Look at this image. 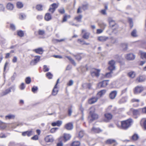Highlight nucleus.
<instances>
[{"instance_id": "nucleus-1", "label": "nucleus", "mask_w": 146, "mask_h": 146, "mask_svg": "<svg viewBox=\"0 0 146 146\" xmlns=\"http://www.w3.org/2000/svg\"><path fill=\"white\" fill-rule=\"evenodd\" d=\"M90 109V110L89 112L88 119L89 123H91L98 119L99 118V115L95 113L96 108L92 106Z\"/></svg>"}, {"instance_id": "nucleus-2", "label": "nucleus", "mask_w": 146, "mask_h": 146, "mask_svg": "<svg viewBox=\"0 0 146 146\" xmlns=\"http://www.w3.org/2000/svg\"><path fill=\"white\" fill-rule=\"evenodd\" d=\"M133 122V119L131 118L121 121V129L127 130L131 125Z\"/></svg>"}, {"instance_id": "nucleus-3", "label": "nucleus", "mask_w": 146, "mask_h": 146, "mask_svg": "<svg viewBox=\"0 0 146 146\" xmlns=\"http://www.w3.org/2000/svg\"><path fill=\"white\" fill-rule=\"evenodd\" d=\"M108 22L109 27L112 29V32H114L117 31L119 28V26L114 20L111 18H109L108 19Z\"/></svg>"}, {"instance_id": "nucleus-4", "label": "nucleus", "mask_w": 146, "mask_h": 146, "mask_svg": "<svg viewBox=\"0 0 146 146\" xmlns=\"http://www.w3.org/2000/svg\"><path fill=\"white\" fill-rule=\"evenodd\" d=\"M140 108L135 109L133 108L130 109L129 112L132 114V116L135 119H137L140 115Z\"/></svg>"}, {"instance_id": "nucleus-5", "label": "nucleus", "mask_w": 146, "mask_h": 146, "mask_svg": "<svg viewBox=\"0 0 146 146\" xmlns=\"http://www.w3.org/2000/svg\"><path fill=\"white\" fill-rule=\"evenodd\" d=\"M103 121L105 122H110L113 118V115L110 112H105L104 115Z\"/></svg>"}, {"instance_id": "nucleus-6", "label": "nucleus", "mask_w": 146, "mask_h": 146, "mask_svg": "<svg viewBox=\"0 0 146 146\" xmlns=\"http://www.w3.org/2000/svg\"><path fill=\"white\" fill-rule=\"evenodd\" d=\"M144 90V87L142 86H135L133 89V92L135 94H140Z\"/></svg>"}, {"instance_id": "nucleus-7", "label": "nucleus", "mask_w": 146, "mask_h": 146, "mask_svg": "<svg viewBox=\"0 0 146 146\" xmlns=\"http://www.w3.org/2000/svg\"><path fill=\"white\" fill-rule=\"evenodd\" d=\"M115 61L113 60L110 61L108 63L109 66L108 67V69L110 72H113V71L115 69Z\"/></svg>"}, {"instance_id": "nucleus-8", "label": "nucleus", "mask_w": 146, "mask_h": 146, "mask_svg": "<svg viewBox=\"0 0 146 146\" xmlns=\"http://www.w3.org/2000/svg\"><path fill=\"white\" fill-rule=\"evenodd\" d=\"M109 80H105L99 82L98 84V86L99 88H105L109 84Z\"/></svg>"}, {"instance_id": "nucleus-9", "label": "nucleus", "mask_w": 146, "mask_h": 146, "mask_svg": "<svg viewBox=\"0 0 146 146\" xmlns=\"http://www.w3.org/2000/svg\"><path fill=\"white\" fill-rule=\"evenodd\" d=\"M59 6L58 3H53L51 5L48 9L49 12L53 13L55 11L56 9Z\"/></svg>"}, {"instance_id": "nucleus-10", "label": "nucleus", "mask_w": 146, "mask_h": 146, "mask_svg": "<svg viewBox=\"0 0 146 146\" xmlns=\"http://www.w3.org/2000/svg\"><path fill=\"white\" fill-rule=\"evenodd\" d=\"M100 69H97L95 68H93L91 71V74L93 76H96L98 77L100 75Z\"/></svg>"}, {"instance_id": "nucleus-11", "label": "nucleus", "mask_w": 146, "mask_h": 146, "mask_svg": "<svg viewBox=\"0 0 146 146\" xmlns=\"http://www.w3.org/2000/svg\"><path fill=\"white\" fill-rule=\"evenodd\" d=\"M44 140L46 143H52L54 141V138L51 135H47L44 138Z\"/></svg>"}, {"instance_id": "nucleus-12", "label": "nucleus", "mask_w": 146, "mask_h": 146, "mask_svg": "<svg viewBox=\"0 0 146 146\" xmlns=\"http://www.w3.org/2000/svg\"><path fill=\"white\" fill-rule=\"evenodd\" d=\"M98 99V98L97 96H93L88 99V103L90 104H93L96 102Z\"/></svg>"}, {"instance_id": "nucleus-13", "label": "nucleus", "mask_w": 146, "mask_h": 146, "mask_svg": "<svg viewBox=\"0 0 146 146\" xmlns=\"http://www.w3.org/2000/svg\"><path fill=\"white\" fill-rule=\"evenodd\" d=\"M82 38L85 39H88L89 38L90 33L87 32L85 29L82 30Z\"/></svg>"}, {"instance_id": "nucleus-14", "label": "nucleus", "mask_w": 146, "mask_h": 146, "mask_svg": "<svg viewBox=\"0 0 146 146\" xmlns=\"http://www.w3.org/2000/svg\"><path fill=\"white\" fill-rule=\"evenodd\" d=\"M135 55L132 53L127 54L125 56V58L128 60H133L135 59Z\"/></svg>"}, {"instance_id": "nucleus-15", "label": "nucleus", "mask_w": 146, "mask_h": 146, "mask_svg": "<svg viewBox=\"0 0 146 146\" xmlns=\"http://www.w3.org/2000/svg\"><path fill=\"white\" fill-rule=\"evenodd\" d=\"M85 56V54L83 53H78L74 55L76 59L78 61L80 60L82 58H84Z\"/></svg>"}, {"instance_id": "nucleus-16", "label": "nucleus", "mask_w": 146, "mask_h": 146, "mask_svg": "<svg viewBox=\"0 0 146 146\" xmlns=\"http://www.w3.org/2000/svg\"><path fill=\"white\" fill-rule=\"evenodd\" d=\"M34 134V132L32 129L30 130L27 131H24L22 132V135L23 136H26L28 137H30L33 135Z\"/></svg>"}, {"instance_id": "nucleus-17", "label": "nucleus", "mask_w": 146, "mask_h": 146, "mask_svg": "<svg viewBox=\"0 0 146 146\" xmlns=\"http://www.w3.org/2000/svg\"><path fill=\"white\" fill-rule=\"evenodd\" d=\"M71 136L69 134L64 133L63 136L60 137V139L62 140L64 142H65L70 139Z\"/></svg>"}, {"instance_id": "nucleus-18", "label": "nucleus", "mask_w": 146, "mask_h": 146, "mask_svg": "<svg viewBox=\"0 0 146 146\" xmlns=\"http://www.w3.org/2000/svg\"><path fill=\"white\" fill-rule=\"evenodd\" d=\"M140 124L142 128L146 130V117L143 118L140 121Z\"/></svg>"}, {"instance_id": "nucleus-19", "label": "nucleus", "mask_w": 146, "mask_h": 146, "mask_svg": "<svg viewBox=\"0 0 146 146\" xmlns=\"http://www.w3.org/2000/svg\"><path fill=\"white\" fill-rule=\"evenodd\" d=\"M59 79H58L56 81V83L55 85L52 92V94L54 96L56 95L58 92V90L57 89V86L59 82Z\"/></svg>"}, {"instance_id": "nucleus-20", "label": "nucleus", "mask_w": 146, "mask_h": 146, "mask_svg": "<svg viewBox=\"0 0 146 146\" xmlns=\"http://www.w3.org/2000/svg\"><path fill=\"white\" fill-rule=\"evenodd\" d=\"M106 90L103 89L101 90L98 92L96 94V96L98 97V99L101 98L104 95L106 92Z\"/></svg>"}, {"instance_id": "nucleus-21", "label": "nucleus", "mask_w": 146, "mask_h": 146, "mask_svg": "<svg viewBox=\"0 0 146 146\" xmlns=\"http://www.w3.org/2000/svg\"><path fill=\"white\" fill-rule=\"evenodd\" d=\"M140 100L139 99L136 98H133L131 100V103L136 102L137 103L136 104H133V107L136 108L139 106V102Z\"/></svg>"}, {"instance_id": "nucleus-22", "label": "nucleus", "mask_w": 146, "mask_h": 146, "mask_svg": "<svg viewBox=\"0 0 146 146\" xmlns=\"http://www.w3.org/2000/svg\"><path fill=\"white\" fill-rule=\"evenodd\" d=\"M116 109L112 106H109L106 109V112H111L113 113H116L115 111Z\"/></svg>"}, {"instance_id": "nucleus-23", "label": "nucleus", "mask_w": 146, "mask_h": 146, "mask_svg": "<svg viewBox=\"0 0 146 146\" xmlns=\"http://www.w3.org/2000/svg\"><path fill=\"white\" fill-rule=\"evenodd\" d=\"M64 128L68 130L72 129L73 128V123L72 122H69L66 124L64 125Z\"/></svg>"}, {"instance_id": "nucleus-24", "label": "nucleus", "mask_w": 146, "mask_h": 146, "mask_svg": "<svg viewBox=\"0 0 146 146\" xmlns=\"http://www.w3.org/2000/svg\"><path fill=\"white\" fill-rule=\"evenodd\" d=\"M120 47L123 50L126 51L128 49V44L127 43H122L120 44Z\"/></svg>"}, {"instance_id": "nucleus-25", "label": "nucleus", "mask_w": 146, "mask_h": 146, "mask_svg": "<svg viewBox=\"0 0 146 146\" xmlns=\"http://www.w3.org/2000/svg\"><path fill=\"white\" fill-rule=\"evenodd\" d=\"M108 39V37L105 36H100L98 37V40L101 42H104L106 41Z\"/></svg>"}, {"instance_id": "nucleus-26", "label": "nucleus", "mask_w": 146, "mask_h": 146, "mask_svg": "<svg viewBox=\"0 0 146 146\" xmlns=\"http://www.w3.org/2000/svg\"><path fill=\"white\" fill-rule=\"evenodd\" d=\"M117 92L114 90L111 91L109 94V97L111 99H113L115 98L117 94Z\"/></svg>"}, {"instance_id": "nucleus-27", "label": "nucleus", "mask_w": 146, "mask_h": 146, "mask_svg": "<svg viewBox=\"0 0 146 146\" xmlns=\"http://www.w3.org/2000/svg\"><path fill=\"white\" fill-rule=\"evenodd\" d=\"M91 131L94 133H99L101 132L102 130L99 128L93 127L91 129Z\"/></svg>"}, {"instance_id": "nucleus-28", "label": "nucleus", "mask_w": 146, "mask_h": 146, "mask_svg": "<svg viewBox=\"0 0 146 146\" xmlns=\"http://www.w3.org/2000/svg\"><path fill=\"white\" fill-rule=\"evenodd\" d=\"M139 136L136 133L134 134L132 136L130 137V140L133 141H135L138 139Z\"/></svg>"}, {"instance_id": "nucleus-29", "label": "nucleus", "mask_w": 146, "mask_h": 146, "mask_svg": "<svg viewBox=\"0 0 146 146\" xmlns=\"http://www.w3.org/2000/svg\"><path fill=\"white\" fill-rule=\"evenodd\" d=\"M71 17L70 15L65 14L63 16L61 22L62 23L66 22L67 21L68 19H69Z\"/></svg>"}, {"instance_id": "nucleus-30", "label": "nucleus", "mask_w": 146, "mask_h": 146, "mask_svg": "<svg viewBox=\"0 0 146 146\" xmlns=\"http://www.w3.org/2000/svg\"><path fill=\"white\" fill-rule=\"evenodd\" d=\"M106 144L108 145H111L116 143V140L114 139H109L105 141Z\"/></svg>"}, {"instance_id": "nucleus-31", "label": "nucleus", "mask_w": 146, "mask_h": 146, "mask_svg": "<svg viewBox=\"0 0 146 146\" xmlns=\"http://www.w3.org/2000/svg\"><path fill=\"white\" fill-rule=\"evenodd\" d=\"M52 17L51 14L49 13H46L44 16V19L46 21H48L52 19Z\"/></svg>"}, {"instance_id": "nucleus-32", "label": "nucleus", "mask_w": 146, "mask_h": 146, "mask_svg": "<svg viewBox=\"0 0 146 146\" xmlns=\"http://www.w3.org/2000/svg\"><path fill=\"white\" fill-rule=\"evenodd\" d=\"M62 123V121L60 120H58L55 122H53L51 123V125L52 126H57L58 127L60 126Z\"/></svg>"}, {"instance_id": "nucleus-33", "label": "nucleus", "mask_w": 146, "mask_h": 146, "mask_svg": "<svg viewBox=\"0 0 146 146\" xmlns=\"http://www.w3.org/2000/svg\"><path fill=\"white\" fill-rule=\"evenodd\" d=\"M35 8L38 11H41L43 10V5L41 4L37 5Z\"/></svg>"}, {"instance_id": "nucleus-34", "label": "nucleus", "mask_w": 146, "mask_h": 146, "mask_svg": "<svg viewBox=\"0 0 146 146\" xmlns=\"http://www.w3.org/2000/svg\"><path fill=\"white\" fill-rule=\"evenodd\" d=\"M33 51L36 53L42 54L43 52V50L42 48H39L35 49Z\"/></svg>"}, {"instance_id": "nucleus-35", "label": "nucleus", "mask_w": 146, "mask_h": 146, "mask_svg": "<svg viewBox=\"0 0 146 146\" xmlns=\"http://www.w3.org/2000/svg\"><path fill=\"white\" fill-rule=\"evenodd\" d=\"M127 75L129 78H133L135 77L136 74L135 72L131 71L128 73Z\"/></svg>"}, {"instance_id": "nucleus-36", "label": "nucleus", "mask_w": 146, "mask_h": 146, "mask_svg": "<svg viewBox=\"0 0 146 146\" xmlns=\"http://www.w3.org/2000/svg\"><path fill=\"white\" fill-rule=\"evenodd\" d=\"M77 41L79 43L81 44L82 45H88L90 44L89 43H86L84 40H82L81 39H78L77 40Z\"/></svg>"}, {"instance_id": "nucleus-37", "label": "nucleus", "mask_w": 146, "mask_h": 146, "mask_svg": "<svg viewBox=\"0 0 146 146\" xmlns=\"http://www.w3.org/2000/svg\"><path fill=\"white\" fill-rule=\"evenodd\" d=\"M145 80V78L143 76H140L138 77L136 79V80L139 82H141Z\"/></svg>"}, {"instance_id": "nucleus-38", "label": "nucleus", "mask_w": 146, "mask_h": 146, "mask_svg": "<svg viewBox=\"0 0 146 146\" xmlns=\"http://www.w3.org/2000/svg\"><path fill=\"white\" fill-rule=\"evenodd\" d=\"M6 7L8 10H12L14 8V5L13 4L9 3L7 4Z\"/></svg>"}, {"instance_id": "nucleus-39", "label": "nucleus", "mask_w": 146, "mask_h": 146, "mask_svg": "<svg viewBox=\"0 0 146 146\" xmlns=\"http://www.w3.org/2000/svg\"><path fill=\"white\" fill-rule=\"evenodd\" d=\"M10 92H11V89L10 88L7 89L5 91L2 92V93L1 94V96H2L5 95L9 93Z\"/></svg>"}, {"instance_id": "nucleus-40", "label": "nucleus", "mask_w": 146, "mask_h": 146, "mask_svg": "<svg viewBox=\"0 0 146 146\" xmlns=\"http://www.w3.org/2000/svg\"><path fill=\"white\" fill-rule=\"evenodd\" d=\"M15 116L14 115L9 114L5 116V119L6 120L14 119H15Z\"/></svg>"}, {"instance_id": "nucleus-41", "label": "nucleus", "mask_w": 146, "mask_h": 146, "mask_svg": "<svg viewBox=\"0 0 146 146\" xmlns=\"http://www.w3.org/2000/svg\"><path fill=\"white\" fill-rule=\"evenodd\" d=\"M17 35L21 37H23L24 35V31L22 30L17 31Z\"/></svg>"}, {"instance_id": "nucleus-42", "label": "nucleus", "mask_w": 146, "mask_h": 146, "mask_svg": "<svg viewBox=\"0 0 146 146\" xmlns=\"http://www.w3.org/2000/svg\"><path fill=\"white\" fill-rule=\"evenodd\" d=\"M139 53L141 58L146 59V52H143L142 51H140Z\"/></svg>"}, {"instance_id": "nucleus-43", "label": "nucleus", "mask_w": 146, "mask_h": 146, "mask_svg": "<svg viewBox=\"0 0 146 146\" xmlns=\"http://www.w3.org/2000/svg\"><path fill=\"white\" fill-rule=\"evenodd\" d=\"M82 17V16L81 15H80L78 16L75 17L74 18V19L77 22H80L81 21Z\"/></svg>"}, {"instance_id": "nucleus-44", "label": "nucleus", "mask_w": 146, "mask_h": 146, "mask_svg": "<svg viewBox=\"0 0 146 146\" xmlns=\"http://www.w3.org/2000/svg\"><path fill=\"white\" fill-rule=\"evenodd\" d=\"M98 25L100 28L103 29V30L104 29L106 26L105 23L102 22H99L98 23Z\"/></svg>"}, {"instance_id": "nucleus-45", "label": "nucleus", "mask_w": 146, "mask_h": 146, "mask_svg": "<svg viewBox=\"0 0 146 146\" xmlns=\"http://www.w3.org/2000/svg\"><path fill=\"white\" fill-rule=\"evenodd\" d=\"M80 145V142L78 141H74L72 142L71 145V146H79Z\"/></svg>"}, {"instance_id": "nucleus-46", "label": "nucleus", "mask_w": 146, "mask_h": 146, "mask_svg": "<svg viewBox=\"0 0 146 146\" xmlns=\"http://www.w3.org/2000/svg\"><path fill=\"white\" fill-rule=\"evenodd\" d=\"M66 57L70 60L72 64L74 66H76V63L73 59L70 56H67Z\"/></svg>"}, {"instance_id": "nucleus-47", "label": "nucleus", "mask_w": 146, "mask_h": 146, "mask_svg": "<svg viewBox=\"0 0 146 146\" xmlns=\"http://www.w3.org/2000/svg\"><path fill=\"white\" fill-rule=\"evenodd\" d=\"M58 142L56 144L57 146H63V142L64 141L60 139L59 138L58 139Z\"/></svg>"}, {"instance_id": "nucleus-48", "label": "nucleus", "mask_w": 146, "mask_h": 146, "mask_svg": "<svg viewBox=\"0 0 146 146\" xmlns=\"http://www.w3.org/2000/svg\"><path fill=\"white\" fill-rule=\"evenodd\" d=\"M58 13L61 14H63L65 13V10L62 7L61 8L58 10Z\"/></svg>"}, {"instance_id": "nucleus-49", "label": "nucleus", "mask_w": 146, "mask_h": 146, "mask_svg": "<svg viewBox=\"0 0 146 146\" xmlns=\"http://www.w3.org/2000/svg\"><path fill=\"white\" fill-rule=\"evenodd\" d=\"M128 21L130 27L131 28H132L133 26L132 19L131 18H129L128 19Z\"/></svg>"}, {"instance_id": "nucleus-50", "label": "nucleus", "mask_w": 146, "mask_h": 146, "mask_svg": "<svg viewBox=\"0 0 146 146\" xmlns=\"http://www.w3.org/2000/svg\"><path fill=\"white\" fill-rule=\"evenodd\" d=\"M46 77L49 79L52 78L53 75L50 72H48L46 74Z\"/></svg>"}, {"instance_id": "nucleus-51", "label": "nucleus", "mask_w": 146, "mask_h": 146, "mask_svg": "<svg viewBox=\"0 0 146 146\" xmlns=\"http://www.w3.org/2000/svg\"><path fill=\"white\" fill-rule=\"evenodd\" d=\"M58 129V128L57 127L52 128L50 130V133H55Z\"/></svg>"}, {"instance_id": "nucleus-52", "label": "nucleus", "mask_w": 146, "mask_h": 146, "mask_svg": "<svg viewBox=\"0 0 146 146\" xmlns=\"http://www.w3.org/2000/svg\"><path fill=\"white\" fill-rule=\"evenodd\" d=\"M113 72L110 71V72L107 73L105 75V77L107 78H110L112 77L111 74Z\"/></svg>"}, {"instance_id": "nucleus-53", "label": "nucleus", "mask_w": 146, "mask_h": 146, "mask_svg": "<svg viewBox=\"0 0 146 146\" xmlns=\"http://www.w3.org/2000/svg\"><path fill=\"white\" fill-rule=\"evenodd\" d=\"M16 5L17 7L18 8H21L23 7V4L21 2H17Z\"/></svg>"}, {"instance_id": "nucleus-54", "label": "nucleus", "mask_w": 146, "mask_h": 146, "mask_svg": "<svg viewBox=\"0 0 146 146\" xmlns=\"http://www.w3.org/2000/svg\"><path fill=\"white\" fill-rule=\"evenodd\" d=\"M10 29L13 31H15L16 29V27H15V26L13 24H12V23L10 24Z\"/></svg>"}, {"instance_id": "nucleus-55", "label": "nucleus", "mask_w": 146, "mask_h": 146, "mask_svg": "<svg viewBox=\"0 0 146 146\" xmlns=\"http://www.w3.org/2000/svg\"><path fill=\"white\" fill-rule=\"evenodd\" d=\"M38 90L37 87L35 86H33L31 89L32 92L34 93H36Z\"/></svg>"}, {"instance_id": "nucleus-56", "label": "nucleus", "mask_w": 146, "mask_h": 146, "mask_svg": "<svg viewBox=\"0 0 146 146\" xmlns=\"http://www.w3.org/2000/svg\"><path fill=\"white\" fill-rule=\"evenodd\" d=\"M25 82L27 84H29L31 82V78L29 77H27L25 79Z\"/></svg>"}, {"instance_id": "nucleus-57", "label": "nucleus", "mask_w": 146, "mask_h": 146, "mask_svg": "<svg viewBox=\"0 0 146 146\" xmlns=\"http://www.w3.org/2000/svg\"><path fill=\"white\" fill-rule=\"evenodd\" d=\"M131 36L133 37H136L137 36V35L136 34V29H134L131 33Z\"/></svg>"}, {"instance_id": "nucleus-58", "label": "nucleus", "mask_w": 146, "mask_h": 146, "mask_svg": "<svg viewBox=\"0 0 146 146\" xmlns=\"http://www.w3.org/2000/svg\"><path fill=\"white\" fill-rule=\"evenodd\" d=\"M49 70V68L46 65H44L43 66V70L44 72H48Z\"/></svg>"}, {"instance_id": "nucleus-59", "label": "nucleus", "mask_w": 146, "mask_h": 146, "mask_svg": "<svg viewBox=\"0 0 146 146\" xmlns=\"http://www.w3.org/2000/svg\"><path fill=\"white\" fill-rule=\"evenodd\" d=\"M38 33L40 35H43L45 34V31L43 30H39L38 31Z\"/></svg>"}, {"instance_id": "nucleus-60", "label": "nucleus", "mask_w": 146, "mask_h": 146, "mask_svg": "<svg viewBox=\"0 0 146 146\" xmlns=\"http://www.w3.org/2000/svg\"><path fill=\"white\" fill-rule=\"evenodd\" d=\"M126 102L125 98L124 97L122 98L119 101V104H122Z\"/></svg>"}, {"instance_id": "nucleus-61", "label": "nucleus", "mask_w": 146, "mask_h": 146, "mask_svg": "<svg viewBox=\"0 0 146 146\" xmlns=\"http://www.w3.org/2000/svg\"><path fill=\"white\" fill-rule=\"evenodd\" d=\"M84 134V132L82 131H80L79 132L78 137L80 138H82Z\"/></svg>"}, {"instance_id": "nucleus-62", "label": "nucleus", "mask_w": 146, "mask_h": 146, "mask_svg": "<svg viewBox=\"0 0 146 146\" xmlns=\"http://www.w3.org/2000/svg\"><path fill=\"white\" fill-rule=\"evenodd\" d=\"M140 109L142 113L146 114V106L140 108Z\"/></svg>"}, {"instance_id": "nucleus-63", "label": "nucleus", "mask_w": 146, "mask_h": 146, "mask_svg": "<svg viewBox=\"0 0 146 146\" xmlns=\"http://www.w3.org/2000/svg\"><path fill=\"white\" fill-rule=\"evenodd\" d=\"M72 106H71L69 108H68V115L69 116H71V113L72 112Z\"/></svg>"}, {"instance_id": "nucleus-64", "label": "nucleus", "mask_w": 146, "mask_h": 146, "mask_svg": "<svg viewBox=\"0 0 146 146\" xmlns=\"http://www.w3.org/2000/svg\"><path fill=\"white\" fill-rule=\"evenodd\" d=\"M31 139L34 140H37L38 139V136L37 135H35L31 138Z\"/></svg>"}]
</instances>
